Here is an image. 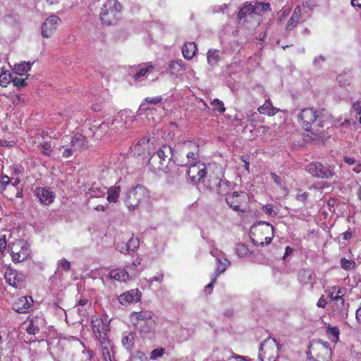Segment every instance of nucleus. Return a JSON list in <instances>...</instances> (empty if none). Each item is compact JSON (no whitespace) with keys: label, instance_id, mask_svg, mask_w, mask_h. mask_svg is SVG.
<instances>
[{"label":"nucleus","instance_id":"f257e3e1","mask_svg":"<svg viewBox=\"0 0 361 361\" xmlns=\"http://www.w3.org/2000/svg\"><path fill=\"white\" fill-rule=\"evenodd\" d=\"M178 156L176 157L177 164L188 167L187 174L193 183L201 181L207 174V167L204 163L197 161L199 147L187 140L178 145Z\"/></svg>","mask_w":361,"mask_h":361},{"label":"nucleus","instance_id":"f03ea898","mask_svg":"<svg viewBox=\"0 0 361 361\" xmlns=\"http://www.w3.org/2000/svg\"><path fill=\"white\" fill-rule=\"evenodd\" d=\"M274 237V227L270 224L261 221L250 228V238L256 245H267Z\"/></svg>","mask_w":361,"mask_h":361},{"label":"nucleus","instance_id":"7ed1b4c3","mask_svg":"<svg viewBox=\"0 0 361 361\" xmlns=\"http://www.w3.org/2000/svg\"><path fill=\"white\" fill-rule=\"evenodd\" d=\"M178 156L173 153V149L169 145H163L149 159V164L153 167L154 170H163L167 167V164L171 159H174V162H176V159Z\"/></svg>","mask_w":361,"mask_h":361},{"label":"nucleus","instance_id":"20e7f679","mask_svg":"<svg viewBox=\"0 0 361 361\" xmlns=\"http://www.w3.org/2000/svg\"><path fill=\"white\" fill-rule=\"evenodd\" d=\"M122 6L117 0H107L100 11V18L103 23L111 25L117 19Z\"/></svg>","mask_w":361,"mask_h":361},{"label":"nucleus","instance_id":"39448f33","mask_svg":"<svg viewBox=\"0 0 361 361\" xmlns=\"http://www.w3.org/2000/svg\"><path fill=\"white\" fill-rule=\"evenodd\" d=\"M149 197L147 189L142 185H137L129 190L125 200L130 210L137 208L140 203L147 200Z\"/></svg>","mask_w":361,"mask_h":361},{"label":"nucleus","instance_id":"423d86ee","mask_svg":"<svg viewBox=\"0 0 361 361\" xmlns=\"http://www.w3.org/2000/svg\"><path fill=\"white\" fill-rule=\"evenodd\" d=\"M279 356V344L273 338H268L262 344L259 357L261 361H276Z\"/></svg>","mask_w":361,"mask_h":361},{"label":"nucleus","instance_id":"0eeeda50","mask_svg":"<svg viewBox=\"0 0 361 361\" xmlns=\"http://www.w3.org/2000/svg\"><path fill=\"white\" fill-rule=\"evenodd\" d=\"M12 259L15 262H21L26 260L30 256V246L23 240H17L9 246Z\"/></svg>","mask_w":361,"mask_h":361},{"label":"nucleus","instance_id":"6e6552de","mask_svg":"<svg viewBox=\"0 0 361 361\" xmlns=\"http://www.w3.org/2000/svg\"><path fill=\"white\" fill-rule=\"evenodd\" d=\"M209 187L210 189L215 190L220 195L228 196L233 190L234 184L222 177L209 176Z\"/></svg>","mask_w":361,"mask_h":361},{"label":"nucleus","instance_id":"1a4fd4ad","mask_svg":"<svg viewBox=\"0 0 361 361\" xmlns=\"http://www.w3.org/2000/svg\"><path fill=\"white\" fill-rule=\"evenodd\" d=\"M305 170L314 177L319 178H331L334 176L332 169L329 166L319 162H312L307 164Z\"/></svg>","mask_w":361,"mask_h":361},{"label":"nucleus","instance_id":"9d476101","mask_svg":"<svg viewBox=\"0 0 361 361\" xmlns=\"http://www.w3.org/2000/svg\"><path fill=\"white\" fill-rule=\"evenodd\" d=\"M248 201L249 196L245 192H233L226 197L227 204L234 211L237 212H244L241 208L245 206Z\"/></svg>","mask_w":361,"mask_h":361},{"label":"nucleus","instance_id":"9b49d317","mask_svg":"<svg viewBox=\"0 0 361 361\" xmlns=\"http://www.w3.org/2000/svg\"><path fill=\"white\" fill-rule=\"evenodd\" d=\"M61 20L56 15L47 18L41 26V34L44 38H49L54 35Z\"/></svg>","mask_w":361,"mask_h":361},{"label":"nucleus","instance_id":"f8f14e48","mask_svg":"<svg viewBox=\"0 0 361 361\" xmlns=\"http://www.w3.org/2000/svg\"><path fill=\"white\" fill-rule=\"evenodd\" d=\"M92 329L95 337L100 341V338H108L107 333L109 331V324L106 319L98 316H94L91 320Z\"/></svg>","mask_w":361,"mask_h":361},{"label":"nucleus","instance_id":"ddd939ff","mask_svg":"<svg viewBox=\"0 0 361 361\" xmlns=\"http://www.w3.org/2000/svg\"><path fill=\"white\" fill-rule=\"evenodd\" d=\"M345 291V288L336 286L331 287L329 290V296L331 299L334 302L341 303V307L338 308V312L342 314L347 313L348 307V305L345 303L343 298Z\"/></svg>","mask_w":361,"mask_h":361},{"label":"nucleus","instance_id":"4468645a","mask_svg":"<svg viewBox=\"0 0 361 361\" xmlns=\"http://www.w3.org/2000/svg\"><path fill=\"white\" fill-rule=\"evenodd\" d=\"M317 118V111L312 108L304 109L298 115V119L302 128L307 131L311 130L312 124Z\"/></svg>","mask_w":361,"mask_h":361},{"label":"nucleus","instance_id":"2eb2a0df","mask_svg":"<svg viewBox=\"0 0 361 361\" xmlns=\"http://www.w3.org/2000/svg\"><path fill=\"white\" fill-rule=\"evenodd\" d=\"M135 116L130 110L121 111L114 118L111 120V125H114V123H122L121 128L124 129L128 128L134 121Z\"/></svg>","mask_w":361,"mask_h":361},{"label":"nucleus","instance_id":"dca6fc26","mask_svg":"<svg viewBox=\"0 0 361 361\" xmlns=\"http://www.w3.org/2000/svg\"><path fill=\"white\" fill-rule=\"evenodd\" d=\"M152 145L153 143L150 142V139L148 137H142L133 147L134 155L137 157L149 155Z\"/></svg>","mask_w":361,"mask_h":361},{"label":"nucleus","instance_id":"f3484780","mask_svg":"<svg viewBox=\"0 0 361 361\" xmlns=\"http://www.w3.org/2000/svg\"><path fill=\"white\" fill-rule=\"evenodd\" d=\"M4 279L6 283L10 286L18 288L23 284L25 280V276L23 274L19 273L16 270L8 269L4 274Z\"/></svg>","mask_w":361,"mask_h":361},{"label":"nucleus","instance_id":"a211bd4d","mask_svg":"<svg viewBox=\"0 0 361 361\" xmlns=\"http://www.w3.org/2000/svg\"><path fill=\"white\" fill-rule=\"evenodd\" d=\"M141 292L138 289H131L118 296V302L122 305L137 302L141 298Z\"/></svg>","mask_w":361,"mask_h":361},{"label":"nucleus","instance_id":"6ab92c4d","mask_svg":"<svg viewBox=\"0 0 361 361\" xmlns=\"http://www.w3.org/2000/svg\"><path fill=\"white\" fill-rule=\"evenodd\" d=\"M154 314L152 312L149 310H142L140 312H133L130 315V320L133 325L138 324V323L153 319Z\"/></svg>","mask_w":361,"mask_h":361},{"label":"nucleus","instance_id":"aec40b11","mask_svg":"<svg viewBox=\"0 0 361 361\" xmlns=\"http://www.w3.org/2000/svg\"><path fill=\"white\" fill-rule=\"evenodd\" d=\"M32 299L31 297H21L13 305V309L18 313H25L31 307Z\"/></svg>","mask_w":361,"mask_h":361},{"label":"nucleus","instance_id":"412c9836","mask_svg":"<svg viewBox=\"0 0 361 361\" xmlns=\"http://www.w3.org/2000/svg\"><path fill=\"white\" fill-rule=\"evenodd\" d=\"M36 195L42 204H50L54 200V195L49 189L39 188L36 190Z\"/></svg>","mask_w":361,"mask_h":361},{"label":"nucleus","instance_id":"4be33fe9","mask_svg":"<svg viewBox=\"0 0 361 361\" xmlns=\"http://www.w3.org/2000/svg\"><path fill=\"white\" fill-rule=\"evenodd\" d=\"M298 281L303 285L310 284L312 288L316 282V277L314 272L310 269H302L298 273Z\"/></svg>","mask_w":361,"mask_h":361},{"label":"nucleus","instance_id":"5701e85b","mask_svg":"<svg viewBox=\"0 0 361 361\" xmlns=\"http://www.w3.org/2000/svg\"><path fill=\"white\" fill-rule=\"evenodd\" d=\"M154 68V66L151 64H141L137 68V71L133 78L135 80L142 81L147 74L152 72Z\"/></svg>","mask_w":361,"mask_h":361},{"label":"nucleus","instance_id":"b1692460","mask_svg":"<svg viewBox=\"0 0 361 361\" xmlns=\"http://www.w3.org/2000/svg\"><path fill=\"white\" fill-rule=\"evenodd\" d=\"M155 320L153 319L140 324L138 323V324L134 326L142 336H147L153 331L155 328Z\"/></svg>","mask_w":361,"mask_h":361},{"label":"nucleus","instance_id":"393cba45","mask_svg":"<svg viewBox=\"0 0 361 361\" xmlns=\"http://www.w3.org/2000/svg\"><path fill=\"white\" fill-rule=\"evenodd\" d=\"M102 348V357L104 361H111V351L112 345L109 338H100L99 341Z\"/></svg>","mask_w":361,"mask_h":361},{"label":"nucleus","instance_id":"a878e982","mask_svg":"<svg viewBox=\"0 0 361 361\" xmlns=\"http://www.w3.org/2000/svg\"><path fill=\"white\" fill-rule=\"evenodd\" d=\"M106 192V188L102 186L100 183H94L87 192L89 197H104Z\"/></svg>","mask_w":361,"mask_h":361},{"label":"nucleus","instance_id":"bb28decb","mask_svg":"<svg viewBox=\"0 0 361 361\" xmlns=\"http://www.w3.org/2000/svg\"><path fill=\"white\" fill-rule=\"evenodd\" d=\"M302 16V9L300 6L295 7L293 13L286 25V30H292L296 27Z\"/></svg>","mask_w":361,"mask_h":361},{"label":"nucleus","instance_id":"cd10ccee","mask_svg":"<svg viewBox=\"0 0 361 361\" xmlns=\"http://www.w3.org/2000/svg\"><path fill=\"white\" fill-rule=\"evenodd\" d=\"M317 350L321 353L317 355L321 361H328L330 359L331 350L328 342H322L317 345Z\"/></svg>","mask_w":361,"mask_h":361},{"label":"nucleus","instance_id":"c85d7f7f","mask_svg":"<svg viewBox=\"0 0 361 361\" xmlns=\"http://www.w3.org/2000/svg\"><path fill=\"white\" fill-rule=\"evenodd\" d=\"M71 147L74 150L81 149L86 147V139L82 134L78 133L71 137Z\"/></svg>","mask_w":361,"mask_h":361},{"label":"nucleus","instance_id":"c756f323","mask_svg":"<svg viewBox=\"0 0 361 361\" xmlns=\"http://www.w3.org/2000/svg\"><path fill=\"white\" fill-rule=\"evenodd\" d=\"M258 111L261 114L274 116L279 111V109L276 107H274L271 100L268 99L265 101L263 105L258 108Z\"/></svg>","mask_w":361,"mask_h":361},{"label":"nucleus","instance_id":"7c9ffc66","mask_svg":"<svg viewBox=\"0 0 361 361\" xmlns=\"http://www.w3.org/2000/svg\"><path fill=\"white\" fill-rule=\"evenodd\" d=\"M197 47L194 42H187L182 47V53L185 59L190 60L195 56Z\"/></svg>","mask_w":361,"mask_h":361},{"label":"nucleus","instance_id":"2f4dec72","mask_svg":"<svg viewBox=\"0 0 361 361\" xmlns=\"http://www.w3.org/2000/svg\"><path fill=\"white\" fill-rule=\"evenodd\" d=\"M111 279H114L118 281H126L129 278V274L127 271L124 269H116L112 270L109 273Z\"/></svg>","mask_w":361,"mask_h":361},{"label":"nucleus","instance_id":"473e14b6","mask_svg":"<svg viewBox=\"0 0 361 361\" xmlns=\"http://www.w3.org/2000/svg\"><path fill=\"white\" fill-rule=\"evenodd\" d=\"M220 51L218 49H209L207 51V62L212 66H215L217 65L219 61L220 60Z\"/></svg>","mask_w":361,"mask_h":361},{"label":"nucleus","instance_id":"72a5a7b5","mask_svg":"<svg viewBox=\"0 0 361 361\" xmlns=\"http://www.w3.org/2000/svg\"><path fill=\"white\" fill-rule=\"evenodd\" d=\"M217 264L216 268L215 276L218 277L221 274L224 273L228 267L230 265V262L227 259L221 260L217 256Z\"/></svg>","mask_w":361,"mask_h":361},{"label":"nucleus","instance_id":"f704fd0d","mask_svg":"<svg viewBox=\"0 0 361 361\" xmlns=\"http://www.w3.org/2000/svg\"><path fill=\"white\" fill-rule=\"evenodd\" d=\"M135 334L133 333H126L121 340L123 345L126 349H130L134 345Z\"/></svg>","mask_w":361,"mask_h":361},{"label":"nucleus","instance_id":"c9c22d12","mask_svg":"<svg viewBox=\"0 0 361 361\" xmlns=\"http://www.w3.org/2000/svg\"><path fill=\"white\" fill-rule=\"evenodd\" d=\"M108 196L107 200L110 202H116L119 197L121 188L120 186L115 185L109 190H106Z\"/></svg>","mask_w":361,"mask_h":361},{"label":"nucleus","instance_id":"e433bc0d","mask_svg":"<svg viewBox=\"0 0 361 361\" xmlns=\"http://www.w3.org/2000/svg\"><path fill=\"white\" fill-rule=\"evenodd\" d=\"M326 334L329 338L334 343L337 342L339 339L340 332L336 326H329L326 329Z\"/></svg>","mask_w":361,"mask_h":361},{"label":"nucleus","instance_id":"4c0bfd02","mask_svg":"<svg viewBox=\"0 0 361 361\" xmlns=\"http://www.w3.org/2000/svg\"><path fill=\"white\" fill-rule=\"evenodd\" d=\"M32 64L30 62H23L19 64H16L14 70L18 75H23L24 73L29 71L31 69Z\"/></svg>","mask_w":361,"mask_h":361},{"label":"nucleus","instance_id":"58836bf2","mask_svg":"<svg viewBox=\"0 0 361 361\" xmlns=\"http://www.w3.org/2000/svg\"><path fill=\"white\" fill-rule=\"evenodd\" d=\"M341 267L344 270H352L356 267L355 261L342 257L340 259Z\"/></svg>","mask_w":361,"mask_h":361},{"label":"nucleus","instance_id":"ea45409f","mask_svg":"<svg viewBox=\"0 0 361 361\" xmlns=\"http://www.w3.org/2000/svg\"><path fill=\"white\" fill-rule=\"evenodd\" d=\"M139 239L137 238L131 237L126 245L125 250H126L128 252L130 251L134 252L139 247Z\"/></svg>","mask_w":361,"mask_h":361},{"label":"nucleus","instance_id":"a19ab883","mask_svg":"<svg viewBox=\"0 0 361 361\" xmlns=\"http://www.w3.org/2000/svg\"><path fill=\"white\" fill-rule=\"evenodd\" d=\"M255 11V8L252 5H247L243 7L238 13V18L242 19L245 17L247 15H252Z\"/></svg>","mask_w":361,"mask_h":361},{"label":"nucleus","instance_id":"79ce46f5","mask_svg":"<svg viewBox=\"0 0 361 361\" xmlns=\"http://www.w3.org/2000/svg\"><path fill=\"white\" fill-rule=\"evenodd\" d=\"M169 68L174 72H180L185 70V66L181 60L173 61L169 63Z\"/></svg>","mask_w":361,"mask_h":361},{"label":"nucleus","instance_id":"37998d69","mask_svg":"<svg viewBox=\"0 0 361 361\" xmlns=\"http://www.w3.org/2000/svg\"><path fill=\"white\" fill-rule=\"evenodd\" d=\"M12 80V77L10 73H6V72L0 74V85L2 87H6L7 84H8Z\"/></svg>","mask_w":361,"mask_h":361},{"label":"nucleus","instance_id":"c03bdc74","mask_svg":"<svg viewBox=\"0 0 361 361\" xmlns=\"http://www.w3.org/2000/svg\"><path fill=\"white\" fill-rule=\"evenodd\" d=\"M211 104L212 105L214 110L218 111L219 112H221V113L225 111L224 103H223V102L220 101L219 99H214L211 102Z\"/></svg>","mask_w":361,"mask_h":361},{"label":"nucleus","instance_id":"a18cd8bd","mask_svg":"<svg viewBox=\"0 0 361 361\" xmlns=\"http://www.w3.org/2000/svg\"><path fill=\"white\" fill-rule=\"evenodd\" d=\"M164 353L165 349L163 348L154 349L150 353L149 358L151 360H156L158 357H161Z\"/></svg>","mask_w":361,"mask_h":361},{"label":"nucleus","instance_id":"49530a36","mask_svg":"<svg viewBox=\"0 0 361 361\" xmlns=\"http://www.w3.org/2000/svg\"><path fill=\"white\" fill-rule=\"evenodd\" d=\"M57 266L58 269H62L63 270L67 271L71 268V263L63 258L59 261Z\"/></svg>","mask_w":361,"mask_h":361},{"label":"nucleus","instance_id":"de8ad7c7","mask_svg":"<svg viewBox=\"0 0 361 361\" xmlns=\"http://www.w3.org/2000/svg\"><path fill=\"white\" fill-rule=\"evenodd\" d=\"M236 252L238 256L243 257L249 252L248 248L243 244H239L237 245Z\"/></svg>","mask_w":361,"mask_h":361},{"label":"nucleus","instance_id":"09e8293b","mask_svg":"<svg viewBox=\"0 0 361 361\" xmlns=\"http://www.w3.org/2000/svg\"><path fill=\"white\" fill-rule=\"evenodd\" d=\"M112 119H109L108 121L103 122L99 126V128L102 132L107 133L109 130L111 131V123Z\"/></svg>","mask_w":361,"mask_h":361},{"label":"nucleus","instance_id":"8fccbe9b","mask_svg":"<svg viewBox=\"0 0 361 361\" xmlns=\"http://www.w3.org/2000/svg\"><path fill=\"white\" fill-rule=\"evenodd\" d=\"M41 146L42 148V152L43 153V154L46 155V156H49L50 152H51V144L49 142H44L41 144Z\"/></svg>","mask_w":361,"mask_h":361},{"label":"nucleus","instance_id":"3c124183","mask_svg":"<svg viewBox=\"0 0 361 361\" xmlns=\"http://www.w3.org/2000/svg\"><path fill=\"white\" fill-rule=\"evenodd\" d=\"M11 81L13 82V85H15V86L24 87L26 85L25 78L16 77L14 78H12Z\"/></svg>","mask_w":361,"mask_h":361},{"label":"nucleus","instance_id":"603ef678","mask_svg":"<svg viewBox=\"0 0 361 361\" xmlns=\"http://www.w3.org/2000/svg\"><path fill=\"white\" fill-rule=\"evenodd\" d=\"M162 101L161 97H147L145 102L149 104H157Z\"/></svg>","mask_w":361,"mask_h":361},{"label":"nucleus","instance_id":"864d4df0","mask_svg":"<svg viewBox=\"0 0 361 361\" xmlns=\"http://www.w3.org/2000/svg\"><path fill=\"white\" fill-rule=\"evenodd\" d=\"M255 8V11L257 9H259L261 11H266L270 10V4L269 3H259Z\"/></svg>","mask_w":361,"mask_h":361},{"label":"nucleus","instance_id":"5fc2aeb1","mask_svg":"<svg viewBox=\"0 0 361 361\" xmlns=\"http://www.w3.org/2000/svg\"><path fill=\"white\" fill-rule=\"evenodd\" d=\"M352 108L359 115H361V102L357 101L353 103Z\"/></svg>","mask_w":361,"mask_h":361},{"label":"nucleus","instance_id":"6e6d98bb","mask_svg":"<svg viewBox=\"0 0 361 361\" xmlns=\"http://www.w3.org/2000/svg\"><path fill=\"white\" fill-rule=\"evenodd\" d=\"M135 361L139 360V361H146L147 360V356L145 354L142 352H137L136 355L134 357Z\"/></svg>","mask_w":361,"mask_h":361},{"label":"nucleus","instance_id":"4d7b16f0","mask_svg":"<svg viewBox=\"0 0 361 361\" xmlns=\"http://www.w3.org/2000/svg\"><path fill=\"white\" fill-rule=\"evenodd\" d=\"M74 151V149L71 147V148H66L63 150L62 153L63 157L67 159L73 155V152Z\"/></svg>","mask_w":361,"mask_h":361},{"label":"nucleus","instance_id":"13d9d810","mask_svg":"<svg viewBox=\"0 0 361 361\" xmlns=\"http://www.w3.org/2000/svg\"><path fill=\"white\" fill-rule=\"evenodd\" d=\"M6 247V235H4L0 238V252H2Z\"/></svg>","mask_w":361,"mask_h":361},{"label":"nucleus","instance_id":"bf43d9fd","mask_svg":"<svg viewBox=\"0 0 361 361\" xmlns=\"http://www.w3.org/2000/svg\"><path fill=\"white\" fill-rule=\"evenodd\" d=\"M163 278H164V274L160 273L159 275L150 278L149 279V283H152L154 281L161 282L163 281Z\"/></svg>","mask_w":361,"mask_h":361},{"label":"nucleus","instance_id":"052dcab7","mask_svg":"<svg viewBox=\"0 0 361 361\" xmlns=\"http://www.w3.org/2000/svg\"><path fill=\"white\" fill-rule=\"evenodd\" d=\"M12 102L14 104H20L21 102H24V99L21 98V97L18 94H15L12 97Z\"/></svg>","mask_w":361,"mask_h":361},{"label":"nucleus","instance_id":"680f3d73","mask_svg":"<svg viewBox=\"0 0 361 361\" xmlns=\"http://www.w3.org/2000/svg\"><path fill=\"white\" fill-rule=\"evenodd\" d=\"M27 331L28 334L35 335L39 331V329L37 326H35L34 325H30L27 329Z\"/></svg>","mask_w":361,"mask_h":361},{"label":"nucleus","instance_id":"e2e57ef3","mask_svg":"<svg viewBox=\"0 0 361 361\" xmlns=\"http://www.w3.org/2000/svg\"><path fill=\"white\" fill-rule=\"evenodd\" d=\"M326 301L324 298V296L322 295L317 301V306L318 307H322V308H324L326 307Z\"/></svg>","mask_w":361,"mask_h":361},{"label":"nucleus","instance_id":"0e129e2a","mask_svg":"<svg viewBox=\"0 0 361 361\" xmlns=\"http://www.w3.org/2000/svg\"><path fill=\"white\" fill-rule=\"evenodd\" d=\"M271 177L272 178V180L274 181V183L276 184H277L278 185H281V178L277 176L276 173H271Z\"/></svg>","mask_w":361,"mask_h":361},{"label":"nucleus","instance_id":"69168bd1","mask_svg":"<svg viewBox=\"0 0 361 361\" xmlns=\"http://www.w3.org/2000/svg\"><path fill=\"white\" fill-rule=\"evenodd\" d=\"M248 121L253 122L257 118H259V114L257 112H250L247 114Z\"/></svg>","mask_w":361,"mask_h":361},{"label":"nucleus","instance_id":"338daca9","mask_svg":"<svg viewBox=\"0 0 361 361\" xmlns=\"http://www.w3.org/2000/svg\"><path fill=\"white\" fill-rule=\"evenodd\" d=\"M230 361H247L245 357L243 356H241V355H233L232 357H230L229 359Z\"/></svg>","mask_w":361,"mask_h":361},{"label":"nucleus","instance_id":"774afa93","mask_svg":"<svg viewBox=\"0 0 361 361\" xmlns=\"http://www.w3.org/2000/svg\"><path fill=\"white\" fill-rule=\"evenodd\" d=\"M263 211L268 215L272 216L275 213L274 212V210L269 205H266L263 207Z\"/></svg>","mask_w":361,"mask_h":361}]
</instances>
